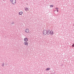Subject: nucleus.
<instances>
[{
	"label": "nucleus",
	"instance_id": "f257e3e1",
	"mask_svg": "<svg viewBox=\"0 0 74 74\" xmlns=\"http://www.w3.org/2000/svg\"><path fill=\"white\" fill-rule=\"evenodd\" d=\"M11 2H12L13 4H15L16 3V0H10Z\"/></svg>",
	"mask_w": 74,
	"mask_h": 74
},
{
	"label": "nucleus",
	"instance_id": "f03ea898",
	"mask_svg": "<svg viewBox=\"0 0 74 74\" xmlns=\"http://www.w3.org/2000/svg\"><path fill=\"white\" fill-rule=\"evenodd\" d=\"M43 34L44 35H46L47 34V30H45L43 31Z\"/></svg>",
	"mask_w": 74,
	"mask_h": 74
},
{
	"label": "nucleus",
	"instance_id": "7ed1b4c3",
	"mask_svg": "<svg viewBox=\"0 0 74 74\" xmlns=\"http://www.w3.org/2000/svg\"><path fill=\"white\" fill-rule=\"evenodd\" d=\"M47 35H49L50 34L51 31L49 29L47 30Z\"/></svg>",
	"mask_w": 74,
	"mask_h": 74
},
{
	"label": "nucleus",
	"instance_id": "20e7f679",
	"mask_svg": "<svg viewBox=\"0 0 74 74\" xmlns=\"http://www.w3.org/2000/svg\"><path fill=\"white\" fill-rule=\"evenodd\" d=\"M25 32L27 33H29V29H26L25 30Z\"/></svg>",
	"mask_w": 74,
	"mask_h": 74
},
{
	"label": "nucleus",
	"instance_id": "39448f33",
	"mask_svg": "<svg viewBox=\"0 0 74 74\" xmlns=\"http://www.w3.org/2000/svg\"><path fill=\"white\" fill-rule=\"evenodd\" d=\"M24 44L25 45H26L27 46H28V43L27 42H24Z\"/></svg>",
	"mask_w": 74,
	"mask_h": 74
},
{
	"label": "nucleus",
	"instance_id": "423d86ee",
	"mask_svg": "<svg viewBox=\"0 0 74 74\" xmlns=\"http://www.w3.org/2000/svg\"><path fill=\"white\" fill-rule=\"evenodd\" d=\"M53 31H51L50 32V34L52 35H53Z\"/></svg>",
	"mask_w": 74,
	"mask_h": 74
},
{
	"label": "nucleus",
	"instance_id": "0eeeda50",
	"mask_svg": "<svg viewBox=\"0 0 74 74\" xmlns=\"http://www.w3.org/2000/svg\"><path fill=\"white\" fill-rule=\"evenodd\" d=\"M28 40V39L27 38H25L24 39V41L25 42H27Z\"/></svg>",
	"mask_w": 74,
	"mask_h": 74
},
{
	"label": "nucleus",
	"instance_id": "6e6552de",
	"mask_svg": "<svg viewBox=\"0 0 74 74\" xmlns=\"http://www.w3.org/2000/svg\"><path fill=\"white\" fill-rule=\"evenodd\" d=\"M2 67H4L5 66V63H3L1 65Z\"/></svg>",
	"mask_w": 74,
	"mask_h": 74
},
{
	"label": "nucleus",
	"instance_id": "1a4fd4ad",
	"mask_svg": "<svg viewBox=\"0 0 74 74\" xmlns=\"http://www.w3.org/2000/svg\"><path fill=\"white\" fill-rule=\"evenodd\" d=\"M23 12H21L19 13V14L20 15H21L22 14H23Z\"/></svg>",
	"mask_w": 74,
	"mask_h": 74
},
{
	"label": "nucleus",
	"instance_id": "9d476101",
	"mask_svg": "<svg viewBox=\"0 0 74 74\" xmlns=\"http://www.w3.org/2000/svg\"><path fill=\"white\" fill-rule=\"evenodd\" d=\"M25 9V11H27L28 10V8H26Z\"/></svg>",
	"mask_w": 74,
	"mask_h": 74
},
{
	"label": "nucleus",
	"instance_id": "9b49d317",
	"mask_svg": "<svg viewBox=\"0 0 74 74\" xmlns=\"http://www.w3.org/2000/svg\"><path fill=\"white\" fill-rule=\"evenodd\" d=\"M50 70V68H47L46 69V71L49 70Z\"/></svg>",
	"mask_w": 74,
	"mask_h": 74
},
{
	"label": "nucleus",
	"instance_id": "f8f14e48",
	"mask_svg": "<svg viewBox=\"0 0 74 74\" xmlns=\"http://www.w3.org/2000/svg\"><path fill=\"white\" fill-rule=\"evenodd\" d=\"M72 47H74V43L72 45Z\"/></svg>",
	"mask_w": 74,
	"mask_h": 74
},
{
	"label": "nucleus",
	"instance_id": "ddd939ff",
	"mask_svg": "<svg viewBox=\"0 0 74 74\" xmlns=\"http://www.w3.org/2000/svg\"><path fill=\"white\" fill-rule=\"evenodd\" d=\"M53 5H50V7H53Z\"/></svg>",
	"mask_w": 74,
	"mask_h": 74
},
{
	"label": "nucleus",
	"instance_id": "4468645a",
	"mask_svg": "<svg viewBox=\"0 0 74 74\" xmlns=\"http://www.w3.org/2000/svg\"><path fill=\"white\" fill-rule=\"evenodd\" d=\"M14 22H13L11 23V24H12V25H14Z\"/></svg>",
	"mask_w": 74,
	"mask_h": 74
},
{
	"label": "nucleus",
	"instance_id": "2eb2a0df",
	"mask_svg": "<svg viewBox=\"0 0 74 74\" xmlns=\"http://www.w3.org/2000/svg\"><path fill=\"white\" fill-rule=\"evenodd\" d=\"M58 8H55V9H56V10H58Z\"/></svg>",
	"mask_w": 74,
	"mask_h": 74
},
{
	"label": "nucleus",
	"instance_id": "dca6fc26",
	"mask_svg": "<svg viewBox=\"0 0 74 74\" xmlns=\"http://www.w3.org/2000/svg\"><path fill=\"white\" fill-rule=\"evenodd\" d=\"M57 12H59V10H57Z\"/></svg>",
	"mask_w": 74,
	"mask_h": 74
},
{
	"label": "nucleus",
	"instance_id": "f3484780",
	"mask_svg": "<svg viewBox=\"0 0 74 74\" xmlns=\"http://www.w3.org/2000/svg\"><path fill=\"white\" fill-rule=\"evenodd\" d=\"M1 47V46L0 45V48Z\"/></svg>",
	"mask_w": 74,
	"mask_h": 74
},
{
	"label": "nucleus",
	"instance_id": "a211bd4d",
	"mask_svg": "<svg viewBox=\"0 0 74 74\" xmlns=\"http://www.w3.org/2000/svg\"><path fill=\"white\" fill-rule=\"evenodd\" d=\"M27 5H28V4H27Z\"/></svg>",
	"mask_w": 74,
	"mask_h": 74
}]
</instances>
